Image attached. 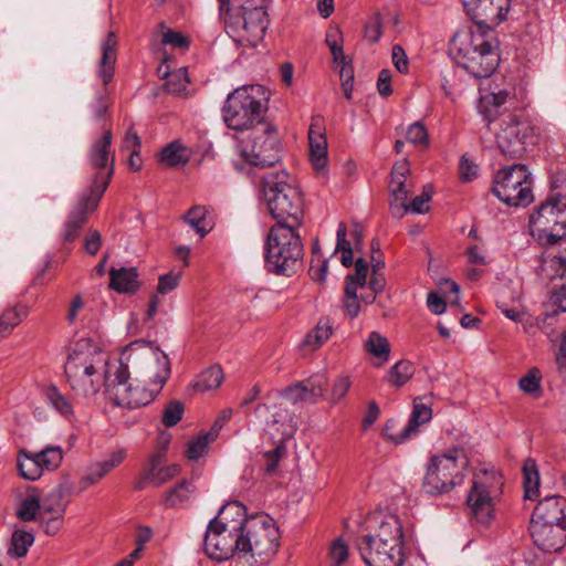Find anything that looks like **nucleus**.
<instances>
[{
	"mask_svg": "<svg viewBox=\"0 0 566 566\" xmlns=\"http://www.w3.org/2000/svg\"><path fill=\"white\" fill-rule=\"evenodd\" d=\"M106 377V396L116 406L135 409L150 403L170 376L168 356L151 342L127 345Z\"/></svg>",
	"mask_w": 566,
	"mask_h": 566,
	"instance_id": "nucleus-1",
	"label": "nucleus"
},
{
	"mask_svg": "<svg viewBox=\"0 0 566 566\" xmlns=\"http://www.w3.org/2000/svg\"><path fill=\"white\" fill-rule=\"evenodd\" d=\"M116 365H119V359L108 361L91 340L80 339L67 356L64 373L76 394L94 396L102 387L106 389V377L116 369Z\"/></svg>",
	"mask_w": 566,
	"mask_h": 566,
	"instance_id": "nucleus-2",
	"label": "nucleus"
},
{
	"mask_svg": "<svg viewBox=\"0 0 566 566\" xmlns=\"http://www.w3.org/2000/svg\"><path fill=\"white\" fill-rule=\"evenodd\" d=\"M262 197L275 226L300 228L304 218V199L300 188L284 171H270L262 176Z\"/></svg>",
	"mask_w": 566,
	"mask_h": 566,
	"instance_id": "nucleus-3",
	"label": "nucleus"
},
{
	"mask_svg": "<svg viewBox=\"0 0 566 566\" xmlns=\"http://www.w3.org/2000/svg\"><path fill=\"white\" fill-rule=\"evenodd\" d=\"M554 193L530 214V234L542 245H555L566 238V175L552 177Z\"/></svg>",
	"mask_w": 566,
	"mask_h": 566,
	"instance_id": "nucleus-4",
	"label": "nucleus"
},
{
	"mask_svg": "<svg viewBox=\"0 0 566 566\" xmlns=\"http://www.w3.org/2000/svg\"><path fill=\"white\" fill-rule=\"evenodd\" d=\"M451 53L457 65L475 78L491 76L500 62L499 42L481 32L454 34Z\"/></svg>",
	"mask_w": 566,
	"mask_h": 566,
	"instance_id": "nucleus-5",
	"label": "nucleus"
},
{
	"mask_svg": "<svg viewBox=\"0 0 566 566\" xmlns=\"http://www.w3.org/2000/svg\"><path fill=\"white\" fill-rule=\"evenodd\" d=\"M300 228L272 226L264 244L266 269L277 275H291L302 264L304 248Z\"/></svg>",
	"mask_w": 566,
	"mask_h": 566,
	"instance_id": "nucleus-6",
	"label": "nucleus"
},
{
	"mask_svg": "<svg viewBox=\"0 0 566 566\" xmlns=\"http://www.w3.org/2000/svg\"><path fill=\"white\" fill-rule=\"evenodd\" d=\"M468 467L469 458L460 447L431 455L422 482L426 492L431 495L451 492L463 483Z\"/></svg>",
	"mask_w": 566,
	"mask_h": 566,
	"instance_id": "nucleus-7",
	"label": "nucleus"
},
{
	"mask_svg": "<svg viewBox=\"0 0 566 566\" xmlns=\"http://www.w3.org/2000/svg\"><path fill=\"white\" fill-rule=\"evenodd\" d=\"M261 92V85H249L228 94L222 106V119L228 128L245 132L265 124L266 106L259 98Z\"/></svg>",
	"mask_w": 566,
	"mask_h": 566,
	"instance_id": "nucleus-8",
	"label": "nucleus"
},
{
	"mask_svg": "<svg viewBox=\"0 0 566 566\" xmlns=\"http://www.w3.org/2000/svg\"><path fill=\"white\" fill-rule=\"evenodd\" d=\"M240 535V553L243 557L253 558L255 566L268 564L277 552L280 531L268 514L250 516Z\"/></svg>",
	"mask_w": 566,
	"mask_h": 566,
	"instance_id": "nucleus-9",
	"label": "nucleus"
},
{
	"mask_svg": "<svg viewBox=\"0 0 566 566\" xmlns=\"http://www.w3.org/2000/svg\"><path fill=\"white\" fill-rule=\"evenodd\" d=\"M112 176V170L106 175L98 174L92 179L88 188L81 192L63 224L61 237L64 243H72L77 239L88 220V216L97 209Z\"/></svg>",
	"mask_w": 566,
	"mask_h": 566,
	"instance_id": "nucleus-10",
	"label": "nucleus"
},
{
	"mask_svg": "<svg viewBox=\"0 0 566 566\" xmlns=\"http://www.w3.org/2000/svg\"><path fill=\"white\" fill-rule=\"evenodd\" d=\"M241 157L251 166L271 167L280 160V143L275 128L269 124L251 130L247 137L238 138Z\"/></svg>",
	"mask_w": 566,
	"mask_h": 566,
	"instance_id": "nucleus-11",
	"label": "nucleus"
},
{
	"mask_svg": "<svg viewBox=\"0 0 566 566\" xmlns=\"http://www.w3.org/2000/svg\"><path fill=\"white\" fill-rule=\"evenodd\" d=\"M492 192L507 206H527L533 201L532 176L527 167L515 164L501 169L494 179Z\"/></svg>",
	"mask_w": 566,
	"mask_h": 566,
	"instance_id": "nucleus-12",
	"label": "nucleus"
},
{
	"mask_svg": "<svg viewBox=\"0 0 566 566\" xmlns=\"http://www.w3.org/2000/svg\"><path fill=\"white\" fill-rule=\"evenodd\" d=\"M499 120V129L495 133L496 144L506 158L522 157L527 146L536 143L534 128L518 115L507 113Z\"/></svg>",
	"mask_w": 566,
	"mask_h": 566,
	"instance_id": "nucleus-13",
	"label": "nucleus"
},
{
	"mask_svg": "<svg viewBox=\"0 0 566 566\" xmlns=\"http://www.w3.org/2000/svg\"><path fill=\"white\" fill-rule=\"evenodd\" d=\"M367 534L361 539L371 542L369 545L374 559L379 563L377 548L380 545L390 546L392 551L391 557L396 556V552L403 551V532L402 524L398 515L392 513L375 512L367 518Z\"/></svg>",
	"mask_w": 566,
	"mask_h": 566,
	"instance_id": "nucleus-14",
	"label": "nucleus"
},
{
	"mask_svg": "<svg viewBox=\"0 0 566 566\" xmlns=\"http://www.w3.org/2000/svg\"><path fill=\"white\" fill-rule=\"evenodd\" d=\"M462 4L475 23L473 32L492 35V28L506 19L511 0H462Z\"/></svg>",
	"mask_w": 566,
	"mask_h": 566,
	"instance_id": "nucleus-15",
	"label": "nucleus"
},
{
	"mask_svg": "<svg viewBox=\"0 0 566 566\" xmlns=\"http://www.w3.org/2000/svg\"><path fill=\"white\" fill-rule=\"evenodd\" d=\"M242 15L233 22L238 28L237 41L249 46H256L264 38L269 25L268 13L263 6H252L249 1L242 3Z\"/></svg>",
	"mask_w": 566,
	"mask_h": 566,
	"instance_id": "nucleus-16",
	"label": "nucleus"
},
{
	"mask_svg": "<svg viewBox=\"0 0 566 566\" xmlns=\"http://www.w3.org/2000/svg\"><path fill=\"white\" fill-rule=\"evenodd\" d=\"M240 537V532L231 531L210 521L203 541L205 553L217 562L227 560L235 553L241 555Z\"/></svg>",
	"mask_w": 566,
	"mask_h": 566,
	"instance_id": "nucleus-17",
	"label": "nucleus"
},
{
	"mask_svg": "<svg viewBox=\"0 0 566 566\" xmlns=\"http://www.w3.org/2000/svg\"><path fill=\"white\" fill-rule=\"evenodd\" d=\"M503 84H499L493 80L490 84L489 93L483 95L480 99V113L484 120L490 125L496 117L499 119L506 115L502 113L507 111L516 102V90L512 83H506L504 78L501 80Z\"/></svg>",
	"mask_w": 566,
	"mask_h": 566,
	"instance_id": "nucleus-18",
	"label": "nucleus"
},
{
	"mask_svg": "<svg viewBox=\"0 0 566 566\" xmlns=\"http://www.w3.org/2000/svg\"><path fill=\"white\" fill-rule=\"evenodd\" d=\"M433 394L416 397L412 403V412L410 415L408 423L397 432H391L389 423L385 427V436L396 444L403 443L406 440L411 438L418 431V428L427 423L432 418V405Z\"/></svg>",
	"mask_w": 566,
	"mask_h": 566,
	"instance_id": "nucleus-19",
	"label": "nucleus"
},
{
	"mask_svg": "<svg viewBox=\"0 0 566 566\" xmlns=\"http://www.w3.org/2000/svg\"><path fill=\"white\" fill-rule=\"evenodd\" d=\"M410 167L407 160L398 161L391 169L389 184L390 209L394 217L401 218L406 214V201L413 191V184L409 179Z\"/></svg>",
	"mask_w": 566,
	"mask_h": 566,
	"instance_id": "nucleus-20",
	"label": "nucleus"
},
{
	"mask_svg": "<svg viewBox=\"0 0 566 566\" xmlns=\"http://www.w3.org/2000/svg\"><path fill=\"white\" fill-rule=\"evenodd\" d=\"M327 384L326 375L318 373L287 386L281 391V397L293 405L297 402L315 403L324 397Z\"/></svg>",
	"mask_w": 566,
	"mask_h": 566,
	"instance_id": "nucleus-21",
	"label": "nucleus"
},
{
	"mask_svg": "<svg viewBox=\"0 0 566 566\" xmlns=\"http://www.w3.org/2000/svg\"><path fill=\"white\" fill-rule=\"evenodd\" d=\"M164 450L154 453L150 457L140 480L136 483L135 489L143 490L147 484L158 488L180 473L181 467L179 464L164 465Z\"/></svg>",
	"mask_w": 566,
	"mask_h": 566,
	"instance_id": "nucleus-22",
	"label": "nucleus"
},
{
	"mask_svg": "<svg viewBox=\"0 0 566 566\" xmlns=\"http://www.w3.org/2000/svg\"><path fill=\"white\" fill-rule=\"evenodd\" d=\"M531 536L534 544L543 552H559L566 544V525L531 522Z\"/></svg>",
	"mask_w": 566,
	"mask_h": 566,
	"instance_id": "nucleus-23",
	"label": "nucleus"
},
{
	"mask_svg": "<svg viewBox=\"0 0 566 566\" xmlns=\"http://www.w3.org/2000/svg\"><path fill=\"white\" fill-rule=\"evenodd\" d=\"M113 134L111 128L105 129L102 137L96 139L88 151V159L92 168L96 170L93 179L98 175L114 172V156L111 154Z\"/></svg>",
	"mask_w": 566,
	"mask_h": 566,
	"instance_id": "nucleus-24",
	"label": "nucleus"
},
{
	"mask_svg": "<svg viewBox=\"0 0 566 566\" xmlns=\"http://www.w3.org/2000/svg\"><path fill=\"white\" fill-rule=\"evenodd\" d=\"M531 522L566 525V499L553 495L541 500L533 511Z\"/></svg>",
	"mask_w": 566,
	"mask_h": 566,
	"instance_id": "nucleus-25",
	"label": "nucleus"
},
{
	"mask_svg": "<svg viewBox=\"0 0 566 566\" xmlns=\"http://www.w3.org/2000/svg\"><path fill=\"white\" fill-rule=\"evenodd\" d=\"M118 41L115 32L109 31L101 43L102 56L98 62L97 77L102 80L104 86L112 82L115 73V63L117 61Z\"/></svg>",
	"mask_w": 566,
	"mask_h": 566,
	"instance_id": "nucleus-26",
	"label": "nucleus"
},
{
	"mask_svg": "<svg viewBox=\"0 0 566 566\" xmlns=\"http://www.w3.org/2000/svg\"><path fill=\"white\" fill-rule=\"evenodd\" d=\"M249 520L245 506L239 501H231L220 509L211 522L239 533L243 531Z\"/></svg>",
	"mask_w": 566,
	"mask_h": 566,
	"instance_id": "nucleus-27",
	"label": "nucleus"
},
{
	"mask_svg": "<svg viewBox=\"0 0 566 566\" xmlns=\"http://www.w3.org/2000/svg\"><path fill=\"white\" fill-rule=\"evenodd\" d=\"M546 264L553 272L552 280L562 281L560 285H556L552 300L560 311L566 312V250L551 255Z\"/></svg>",
	"mask_w": 566,
	"mask_h": 566,
	"instance_id": "nucleus-28",
	"label": "nucleus"
},
{
	"mask_svg": "<svg viewBox=\"0 0 566 566\" xmlns=\"http://www.w3.org/2000/svg\"><path fill=\"white\" fill-rule=\"evenodd\" d=\"M369 545H371V542L367 539L358 538L357 541V547L360 553V556L365 564L367 566H401L403 563V551L399 549V552H396V556L391 557V553L394 549L390 548V546H382L380 545L377 551V555L379 556V563L373 558L374 556L370 555L373 552L370 551Z\"/></svg>",
	"mask_w": 566,
	"mask_h": 566,
	"instance_id": "nucleus-29",
	"label": "nucleus"
},
{
	"mask_svg": "<svg viewBox=\"0 0 566 566\" xmlns=\"http://www.w3.org/2000/svg\"><path fill=\"white\" fill-rule=\"evenodd\" d=\"M494 499L495 497L483 493V491L481 492L471 488L467 503L471 515L478 523L488 525L492 521L494 512Z\"/></svg>",
	"mask_w": 566,
	"mask_h": 566,
	"instance_id": "nucleus-30",
	"label": "nucleus"
},
{
	"mask_svg": "<svg viewBox=\"0 0 566 566\" xmlns=\"http://www.w3.org/2000/svg\"><path fill=\"white\" fill-rule=\"evenodd\" d=\"M138 276L136 268H112L109 270V286L118 293H135L140 286Z\"/></svg>",
	"mask_w": 566,
	"mask_h": 566,
	"instance_id": "nucleus-31",
	"label": "nucleus"
},
{
	"mask_svg": "<svg viewBox=\"0 0 566 566\" xmlns=\"http://www.w3.org/2000/svg\"><path fill=\"white\" fill-rule=\"evenodd\" d=\"M41 514V495L35 488H29L17 506L15 515L23 522H31L36 521Z\"/></svg>",
	"mask_w": 566,
	"mask_h": 566,
	"instance_id": "nucleus-32",
	"label": "nucleus"
},
{
	"mask_svg": "<svg viewBox=\"0 0 566 566\" xmlns=\"http://www.w3.org/2000/svg\"><path fill=\"white\" fill-rule=\"evenodd\" d=\"M190 157V150L180 140H172L161 149L159 161L166 167L174 168L185 166Z\"/></svg>",
	"mask_w": 566,
	"mask_h": 566,
	"instance_id": "nucleus-33",
	"label": "nucleus"
},
{
	"mask_svg": "<svg viewBox=\"0 0 566 566\" xmlns=\"http://www.w3.org/2000/svg\"><path fill=\"white\" fill-rule=\"evenodd\" d=\"M67 488L60 484L52 489L44 499H41L42 514L63 516L67 506Z\"/></svg>",
	"mask_w": 566,
	"mask_h": 566,
	"instance_id": "nucleus-34",
	"label": "nucleus"
},
{
	"mask_svg": "<svg viewBox=\"0 0 566 566\" xmlns=\"http://www.w3.org/2000/svg\"><path fill=\"white\" fill-rule=\"evenodd\" d=\"M502 485L503 478L497 471L484 470L474 475L471 488L496 497L501 493Z\"/></svg>",
	"mask_w": 566,
	"mask_h": 566,
	"instance_id": "nucleus-35",
	"label": "nucleus"
},
{
	"mask_svg": "<svg viewBox=\"0 0 566 566\" xmlns=\"http://www.w3.org/2000/svg\"><path fill=\"white\" fill-rule=\"evenodd\" d=\"M17 463L20 475L25 480L35 481L43 474L42 467H40L34 452L20 450L17 457Z\"/></svg>",
	"mask_w": 566,
	"mask_h": 566,
	"instance_id": "nucleus-36",
	"label": "nucleus"
},
{
	"mask_svg": "<svg viewBox=\"0 0 566 566\" xmlns=\"http://www.w3.org/2000/svg\"><path fill=\"white\" fill-rule=\"evenodd\" d=\"M522 473L525 499H536L539 493V473L535 460L526 459L523 464Z\"/></svg>",
	"mask_w": 566,
	"mask_h": 566,
	"instance_id": "nucleus-37",
	"label": "nucleus"
},
{
	"mask_svg": "<svg viewBox=\"0 0 566 566\" xmlns=\"http://www.w3.org/2000/svg\"><path fill=\"white\" fill-rule=\"evenodd\" d=\"M46 402L61 416L70 418L73 416L72 401L64 396L56 386H48L43 390Z\"/></svg>",
	"mask_w": 566,
	"mask_h": 566,
	"instance_id": "nucleus-38",
	"label": "nucleus"
},
{
	"mask_svg": "<svg viewBox=\"0 0 566 566\" xmlns=\"http://www.w3.org/2000/svg\"><path fill=\"white\" fill-rule=\"evenodd\" d=\"M333 334V326L328 317H322L316 326L305 336L304 346H311L313 349L321 347Z\"/></svg>",
	"mask_w": 566,
	"mask_h": 566,
	"instance_id": "nucleus-39",
	"label": "nucleus"
},
{
	"mask_svg": "<svg viewBox=\"0 0 566 566\" xmlns=\"http://www.w3.org/2000/svg\"><path fill=\"white\" fill-rule=\"evenodd\" d=\"M223 381V371L220 366L212 365L197 377L193 388L197 391L217 389Z\"/></svg>",
	"mask_w": 566,
	"mask_h": 566,
	"instance_id": "nucleus-40",
	"label": "nucleus"
},
{
	"mask_svg": "<svg viewBox=\"0 0 566 566\" xmlns=\"http://www.w3.org/2000/svg\"><path fill=\"white\" fill-rule=\"evenodd\" d=\"M27 314L28 308L25 306H13L7 308L0 315V337H7L10 335L13 328L22 322Z\"/></svg>",
	"mask_w": 566,
	"mask_h": 566,
	"instance_id": "nucleus-41",
	"label": "nucleus"
},
{
	"mask_svg": "<svg viewBox=\"0 0 566 566\" xmlns=\"http://www.w3.org/2000/svg\"><path fill=\"white\" fill-rule=\"evenodd\" d=\"M415 374L413 364L409 360L401 359L390 367L386 380L396 388L407 384Z\"/></svg>",
	"mask_w": 566,
	"mask_h": 566,
	"instance_id": "nucleus-42",
	"label": "nucleus"
},
{
	"mask_svg": "<svg viewBox=\"0 0 566 566\" xmlns=\"http://www.w3.org/2000/svg\"><path fill=\"white\" fill-rule=\"evenodd\" d=\"M34 453L43 472L44 470L54 471L62 464L63 451L57 446H48L43 450Z\"/></svg>",
	"mask_w": 566,
	"mask_h": 566,
	"instance_id": "nucleus-43",
	"label": "nucleus"
},
{
	"mask_svg": "<svg viewBox=\"0 0 566 566\" xmlns=\"http://www.w3.org/2000/svg\"><path fill=\"white\" fill-rule=\"evenodd\" d=\"M196 489L191 482L182 481L168 491L165 497V504L170 507L181 505L190 499V495Z\"/></svg>",
	"mask_w": 566,
	"mask_h": 566,
	"instance_id": "nucleus-44",
	"label": "nucleus"
},
{
	"mask_svg": "<svg viewBox=\"0 0 566 566\" xmlns=\"http://www.w3.org/2000/svg\"><path fill=\"white\" fill-rule=\"evenodd\" d=\"M366 349L369 354L387 361L390 354V345L386 337L378 332H371L366 342Z\"/></svg>",
	"mask_w": 566,
	"mask_h": 566,
	"instance_id": "nucleus-45",
	"label": "nucleus"
},
{
	"mask_svg": "<svg viewBox=\"0 0 566 566\" xmlns=\"http://www.w3.org/2000/svg\"><path fill=\"white\" fill-rule=\"evenodd\" d=\"M33 542L34 536L32 533L18 530L12 534L9 554L18 558L24 557Z\"/></svg>",
	"mask_w": 566,
	"mask_h": 566,
	"instance_id": "nucleus-46",
	"label": "nucleus"
},
{
	"mask_svg": "<svg viewBox=\"0 0 566 566\" xmlns=\"http://www.w3.org/2000/svg\"><path fill=\"white\" fill-rule=\"evenodd\" d=\"M185 219L200 234V237H205L211 229V226L207 220V211L203 207L191 208L187 212Z\"/></svg>",
	"mask_w": 566,
	"mask_h": 566,
	"instance_id": "nucleus-47",
	"label": "nucleus"
},
{
	"mask_svg": "<svg viewBox=\"0 0 566 566\" xmlns=\"http://www.w3.org/2000/svg\"><path fill=\"white\" fill-rule=\"evenodd\" d=\"M541 379L542 376L539 370L537 368H532L520 379L518 388L525 394L538 397L542 392Z\"/></svg>",
	"mask_w": 566,
	"mask_h": 566,
	"instance_id": "nucleus-48",
	"label": "nucleus"
},
{
	"mask_svg": "<svg viewBox=\"0 0 566 566\" xmlns=\"http://www.w3.org/2000/svg\"><path fill=\"white\" fill-rule=\"evenodd\" d=\"M184 412V403L179 400H171L163 411L161 422L168 428L174 427L182 419Z\"/></svg>",
	"mask_w": 566,
	"mask_h": 566,
	"instance_id": "nucleus-49",
	"label": "nucleus"
},
{
	"mask_svg": "<svg viewBox=\"0 0 566 566\" xmlns=\"http://www.w3.org/2000/svg\"><path fill=\"white\" fill-rule=\"evenodd\" d=\"M214 440L216 439H210L209 432L199 434L188 443L186 451L187 458L189 460H198L207 452L209 443Z\"/></svg>",
	"mask_w": 566,
	"mask_h": 566,
	"instance_id": "nucleus-50",
	"label": "nucleus"
},
{
	"mask_svg": "<svg viewBox=\"0 0 566 566\" xmlns=\"http://www.w3.org/2000/svg\"><path fill=\"white\" fill-rule=\"evenodd\" d=\"M432 197V187L427 185L423 187L421 195L415 197L410 203L406 201V213H424L429 211V201Z\"/></svg>",
	"mask_w": 566,
	"mask_h": 566,
	"instance_id": "nucleus-51",
	"label": "nucleus"
},
{
	"mask_svg": "<svg viewBox=\"0 0 566 566\" xmlns=\"http://www.w3.org/2000/svg\"><path fill=\"white\" fill-rule=\"evenodd\" d=\"M382 35V19L379 12L367 21L364 29V36L371 43H376Z\"/></svg>",
	"mask_w": 566,
	"mask_h": 566,
	"instance_id": "nucleus-52",
	"label": "nucleus"
},
{
	"mask_svg": "<svg viewBox=\"0 0 566 566\" xmlns=\"http://www.w3.org/2000/svg\"><path fill=\"white\" fill-rule=\"evenodd\" d=\"M329 558L332 562V566H343L348 558V546L342 539H335L329 549Z\"/></svg>",
	"mask_w": 566,
	"mask_h": 566,
	"instance_id": "nucleus-53",
	"label": "nucleus"
},
{
	"mask_svg": "<svg viewBox=\"0 0 566 566\" xmlns=\"http://www.w3.org/2000/svg\"><path fill=\"white\" fill-rule=\"evenodd\" d=\"M188 83L189 81L186 72L179 70L178 72L169 75L166 82V87L169 93L178 95L187 90Z\"/></svg>",
	"mask_w": 566,
	"mask_h": 566,
	"instance_id": "nucleus-54",
	"label": "nucleus"
},
{
	"mask_svg": "<svg viewBox=\"0 0 566 566\" xmlns=\"http://www.w3.org/2000/svg\"><path fill=\"white\" fill-rule=\"evenodd\" d=\"M406 138L409 143L417 146L428 145V135L424 126L418 122L411 124L406 134Z\"/></svg>",
	"mask_w": 566,
	"mask_h": 566,
	"instance_id": "nucleus-55",
	"label": "nucleus"
},
{
	"mask_svg": "<svg viewBox=\"0 0 566 566\" xmlns=\"http://www.w3.org/2000/svg\"><path fill=\"white\" fill-rule=\"evenodd\" d=\"M310 160L316 171L324 170L327 165V145L310 147Z\"/></svg>",
	"mask_w": 566,
	"mask_h": 566,
	"instance_id": "nucleus-56",
	"label": "nucleus"
},
{
	"mask_svg": "<svg viewBox=\"0 0 566 566\" xmlns=\"http://www.w3.org/2000/svg\"><path fill=\"white\" fill-rule=\"evenodd\" d=\"M36 521L40 522L45 534L53 536L61 530L63 516L41 514Z\"/></svg>",
	"mask_w": 566,
	"mask_h": 566,
	"instance_id": "nucleus-57",
	"label": "nucleus"
},
{
	"mask_svg": "<svg viewBox=\"0 0 566 566\" xmlns=\"http://www.w3.org/2000/svg\"><path fill=\"white\" fill-rule=\"evenodd\" d=\"M350 379L347 376L338 377L332 387L329 400L332 403L339 402L348 392L350 388Z\"/></svg>",
	"mask_w": 566,
	"mask_h": 566,
	"instance_id": "nucleus-58",
	"label": "nucleus"
},
{
	"mask_svg": "<svg viewBox=\"0 0 566 566\" xmlns=\"http://www.w3.org/2000/svg\"><path fill=\"white\" fill-rule=\"evenodd\" d=\"M105 476L101 468L95 463L90 467L88 472L78 481L80 492L85 491L90 486L98 483Z\"/></svg>",
	"mask_w": 566,
	"mask_h": 566,
	"instance_id": "nucleus-59",
	"label": "nucleus"
},
{
	"mask_svg": "<svg viewBox=\"0 0 566 566\" xmlns=\"http://www.w3.org/2000/svg\"><path fill=\"white\" fill-rule=\"evenodd\" d=\"M180 282V273L169 272L160 275L157 285V292L159 294H168L174 291Z\"/></svg>",
	"mask_w": 566,
	"mask_h": 566,
	"instance_id": "nucleus-60",
	"label": "nucleus"
},
{
	"mask_svg": "<svg viewBox=\"0 0 566 566\" xmlns=\"http://www.w3.org/2000/svg\"><path fill=\"white\" fill-rule=\"evenodd\" d=\"M126 458V451L124 449L116 450L112 452L107 459L104 461L97 462L96 464L101 468L104 474H108L115 468L123 463Z\"/></svg>",
	"mask_w": 566,
	"mask_h": 566,
	"instance_id": "nucleus-61",
	"label": "nucleus"
},
{
	"mask_svg": "<svg viewBox=\"0 0 566 566\" xmlns=\"http://www.w3.org/2000/svg\"><path fill=\"white\" fill-rule=\"evenodd\" d=\"M108 106V96L106 90L104 88L97 94L95 102L91 105L94 118L96 120L103 119L107 114Z\"/></svg>",
	"mask_w": 566,
	"mask_h": 566,
	"instance_id": "nucleus-62",
	"label": "nucleus"
},
{
	"mask_svg": "<svg viewBox=\"0 0 566 566\" xmlns=\"http://www.w3.org/2000/svg\"><path fill=\"white\" fill-rule=\"evenodd\" d=\"M328 261L321 258L312 259L310 275L314 281L324 282L327 275Z\"/></svg>",
	"mask_w": 566,
	"mask_h": 566,
	"instance_id": "nucleus-63",
	"label": "nucleus"
},
{
	"mask_svg": "<svg viewBox=\"0 0 566 566\" xmlns=\"http://www.w3.org/2000/svg\"><path fill=\"white\" fill-rule=\"evenodd\" d=\"M102 245V235L97 230L91 229L87 235L84 239V250L91 254L95 255Z\"/></svg>",
	"mask_w": 566,
	"mask_h": 566,
	"instance_id": "nucleus-64",
	"label": "nucleus"
}]
</instances>
